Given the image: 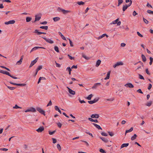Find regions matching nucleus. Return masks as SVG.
I'll use <instances>...</instances> for the list:
<instances>
[{"label": "nucleus", "instance_id": "obj_46", "mask_svg": "<svg viewBox=\"0 0 153 153\" xmlns=\"http://www.w3.org/2000/svg\"><path fill=\"white\" fill-rule=\"evenodd\" d=\"M56 132V130H54L53 131L51 132V131H48L49 134L50 135H52L55 132Z\"/></svg>", "mask_w": 153, "mask_h": 153}, {"label": "nucleus", "instance_id": "obj_14", "mask_svg": "<svg viewBox=\"0 0 153 153\" xmlns=\"http://www.w3.org/2000/svg\"><path fill=\"white\" fill-rule=\"evenodd\" d=\"M101 84V83H95L94 84V85L93 86L92 88L93 89H96L97 88L98 85H100Z\"/></svg>", "mask_w": 153, "mask_h": 153}, {"label": "nucleus", "instance_id": "obj_32", "mask_svg": "<svg viewBox=\"0 0 153 153\" xmlns=\"http://www.w3.org/2000/svg\"><path fill=\"white\" fill-rule=\"evenodd\" d=\"M137 135L136 134H134V135L132 136L131 137V140H134L136 138Z\"/></svg>", "mask_w": 153, "mask_h": 153}, {"label": "nucleus", "instance_id": "obj_18", "mask_svg": "<svg viewBox=\"0 0 153 153\" xmlns=\"http://www.w3.org/2000/svg\"><path fill=\"white\" fill-rule=\"evenodd\" d=\"M92 124L94 126H95L99 130H100V129L102 130V128L99 125L96 123H93Z\"/></svg>", "mask_w": 153, "mask_h": 153}, {"label": "nucleus", "instance_id": "obj_26", "mask_svg": "<svg viewBox=\"0 0 153 153\" xmlns=\"http://www.w3.org/2000/svg\"><path fill=\"white\" fill-rule=\"evenodd\" d=\"M101 62V61L100 60L98 59L97 62L96 64V66L97 67H98L99 66V65H100Z\"/></svg>", "mask_w": 153, "mask_h": 153}, {"label": "nucleus", "instance_id": "obj_17", "mask_svg": "<svg viewBox=\"0 0 153 153\" xmlns=\"http://www.w3.org/2000/svg\"><path fill=\"white\" fill-rule=\"evenodd\" d=\"M91 117L92 118H98L99 117V115L98 114H93L91 116Z\"/></svg>", "mask_w": 153, "mask_h": 153}, {"label": "nucleus", "instance_id": "obj_58", "mask_svg": "<svg viewBox=\"0 0 153 153\" xmlns=\"http://www.w3.org/2000/svg\"><path fill=\"white\" fill-rule=\"evenodd\" d=\"M99 99V98H96L95 99H94V100H93V101L94 102V103H95L96 102H97L98 101Z\"/></svg>", "mask_w": 153, "mask_h": 153}, {"label": "nucleus", "instance_id": "obj_62", "mask_svg": "<svg viewBox=\"0 0 153 153\" xmlns=\"http://www.w3.org/2000/svg\"><path fill=\"white\" fill-rule=\"evenodd\" d=\"M146 73H147V74H148V75H150V74L149 73V71L148 70L147 68H146Z\"/></svg>", "mask_w": 153, "mask_h": 153}, {"label": "nucleus", "instance_id": "obj_64", "mask_svg": "<svg viewBox=\"0 0 153 153\" xmlns=\"http://www.w3.org/2000/svg\"><path fill=\"white\" fill-rule=\"evenodd\" d=\"M137 34L138 35V36L140 37H143V36L139 32H137Z\"/></svg>", "mask_w": 153, "mask_h": 153}, {"label": "nucleus", "instance_id": "obj_38", "mask_svg": "<svg viewBox=\"0 0 153 153\" xmlns=\"http://www.w3.org/2000/svg\"><path fill=\"white\" fill-rule=\"evenodd\" d=\"M35 33H37L38 35H40L42 34V32H39L37 30H36L34 31Z\"/></svg>", "mask_w": 153, "mask_h": 153}, {"label": "nucleus", "instance_id": "obj_23", "mask_svg": "<svg viewBox=\"0 0 153 153\" xmlns=\"http://www.w3.org/2000/svg\"><path fill=\"white\" fill-rule=\"evenodd\" d=\"M128 143L123 144L121 146V149L124 147H127V146H128Z\"/></svg>", "mask_w": 153, "mask_h": 153}, {"label": "nucleus", "instance_id": "obj_36", "mask_svg": "<svg viewBox=\"0 0 153 153\" xmlns=\"http://www.w3.org/2000/svg\"><path fill=\"white\" fill-rule=\"evenodd\" d=\"M93 95L92 94H91L89 95L88 97H86V99L89 100H91V98L93 97Z\"/></svg>", "mask_w": 153, "mask_h": 153}, {"label": "nucleus", "instance_id": "obj_54", "mask_svg": "<svg viewBox=\"0 0 153 153\" xmlns=\"http://www.w3.org/2000/svg\"><path fill=\"white\" fill-rule=\"evenodd\" d=\"M101 134L102 136H108V134L104 132H102Z\"/></svg>", "mask_w": 153, "mask_h": 153}, {"label": "nucleus", "instance_id": "obj_55", "mask_svg": "<svg viewBox=\"0 0 153 153\" xmlns=\"http://www.w3.org/2000/svg\"><path fill=\"white\" fill-rule=\"evenodd\" d=\"M7 87L10 90H13L15 88V87H10V86H7Z\"/></svg>", "mask_w": 153, "mask_h": 153}, {"label": "nucleus", "instance_id": "obj_39", "mask_svg": "<svg viewBox=\"0 0 153 153\" xmlns=\"http://www.w3.org/2000/svg\"><path fill=\"white\" fill-rule=\"evenodd\" d=\"M54 49L57 52L59 53V48L57 46H55L54 47Z\"/></svg>", "mask_w": 153, "mask_h": 153}, {"label": "nucleus", "instance_id": "obj_28", "mask_svg": "<svg viewBox=\"0 0 153 153\" xmlns=\"http://www.w3.org/2000/svg\"><path fill=\"white\" fill-rule=\"evenodd\" d=\"M54 108H55V109L56 111H58L60 113V114H61V111L60 110V109H59V108L57 106H55L54 107Z\"/></svg>", "mask_w": 153, "mask_h": 153}, {"label": "nucleus", "instance_id": "obj_9", "mask_svg": "<svg viewBox=\"0 0 153 153\" xmlns=\"http://www.w3.org/2000/svg\"><path fill=\"white\" fill-rule=\"evenodd\" d=\"M15 22V21L14 20H12L9 21L8 22H5L4 24L5 25H8L9 24H14Z\"/></svg>", "mask_w": 153, "mask_h": 153}, {"label": "nucleus", "instance_id": "obj_11", "mask_svg": "<svg viewBox=\"0 0 153 153\" xmlns=\"http://www.w3.org/2000/svg\"><path fill=\"white\" fill-rule=\"evenodd\" d=\"M44 130V127L43 126H41L36 130L38 132H41Z\"/></svg>", "mask_w": 153, "mask_h": 153}, {"label": "nucleus", "instance_id": "obj_61", "mask_svg": "<svg viewBox=\"0 0 153 153\" xmlns=\"http://www.w3.org/2000/svg\"><path fill=\"white\" fill-rule=\"evenodd\" d=\"M52 140H53V143H56V140L54 138H52Z\"/></svg>", "mask_w": 153, "mask_h": 153}, {"label": "nucleus", "instance_id": "obj_52", "mask_svg": "<svg viewBox=\"0 0 153 153\" xmlns=\"http://www.w3.org/2000/svg\"><path fill=\"white\" fill-rule=\"evenodd\" d=\"M138 63H140V65H142V67H143L144 66V65H143V63L140 61H139V62H137V63L135 64L134 65H135L136 64H138Z\"/></svg>", "mask_w": 153, "mask_h": 153}, {"label": "nucleus", "instance_id": "obj_3", "mask_svg": "<svg viewBox=\"0 0 153 153\" xmlns=\"http://www.w3.org/2000/svg\"><path fill=\"white\" fill-rule=\"evenodd\" d=\"M37 110L39 111V112L43 114L44 116L45 115V111L43 110L41 108L39 107H37L36 108Z\"/></svg>", "mask_w": 153, "mask_h": 153}, {"label": "nucleus", "instance_id": "obj_59", "mask_svg": "<svg viewBox=\"0 0 153 153\" xmlns=\"http://www.w3.org/2000/svg\"><path fill=\"white\" fill-rule=\"evenodd\" d=\"M0 150L5 151H7L8 150V149L6 148H0Z\"/></svg>", "mask_w": 153, "mask_h": 153}, {"label": "nucleus", "instance_id": "obj_22", "mask_svg": "<svg viewBox=\"0 0 153 153\" xmlns=\"http://www.w3.org/2000/svg\"><path fill=\"white\" fill-rule=\"evenodd\" d=\"M23 60V56H22L21 57L20 59L17 62L16 64L17 65H19L21 64L22 60Z\"/></svg>", "mask_w": 153, "mask_h": 153}, {"label": "nucleus", "instance_id": "obj_51", "mask_svg": "<svg viewBox=\"0 0 153 153\" xmlns=\"http://www.w3.org/2000/svg\"><path fill=\"white\" fill-rule=\"evenodd\" d=\"M68 56L69 57V59L71 60H74V57H72L69 54H68Z\"/></svg>", "mask_w": 153, "mask_h": 153}, {"label": "nucleus", "instance_id": "obj_27", "mask_svg": "<svg viewBox=\"0 0 153 153\" xmlns=\"http://www.w3.org/2000/svg\"><path fill=\"white\" fill-rule=\"evenodd\" d=\"M141 58L142 59V61L143 62H145L146 61V59L145 56L143 54H142L141 55Z\"/></svg>", "mask_w": 153, "mask_h": 153}, {"label": "nucleus", "instance_id": "obj_49", "mask_svg": "<svg viewBox=\"0 0 153 153\" xmlns=\"http://www.w3.org/2000/svg\"><path fill=\"white\" fill-rule=\"evenodd\" d=\"M138 75L139 76V77L140 79H143V80L144 79V78L142 75H141V74H138Z\"/></svg>", "mask_w": 153, "mask_h": 153}, {"label": "nucleus", "instance_id": "obj_20", "mask_svg": "<svg viewBox=\"0 0 153 153\" xmlns=\"http://www.w3.org/2000/svg\"><path fill=\"white\" fill-rule=\"evenodd\" d=\"M58 33L59 35L61 37L62 39L63 40H66V39L65 37L62 34V33L60 32H58Z\"/></svg>", "mask_w": 153, "mask_h": 153}, {"label": "nucleus", "instance_id": "obj_8", "mask_svg": "<svg viewBox=\"0 0 153 153\" xmlns=\"http://www.w3.org/2000/svg\"><path fill=\"white\" fill-rule=\"evenodd\" d=\"M123 65V63L122 62H118L113 66L114 68H116L117 66L119 65Z\"/></svg>", "mask_w": 153, "mask_h": 153}, {"label": "nucleus", "instance_id": "obj_53", "mask_svg": "<svg viewBox=\"0 0 153 153\" xmlns=\"http://www.w3.org/2000/svg\"><path fill=\"white\" fill-rule=\"evenodd\" d=\"M147 12L149 14H152L153 15V11H152L150 10H147Z\"/></svg>", "mask_w": 153, "mask_h": 153}, {"label": "nucleus", "instance_id": "obj_56", "mask_svg": "<svg viewBox=\"0 0 153 153\" xmlns=\"http://www.w3.org/2000/svg\"><path fill=\"white\" fill-rule=\"evenodd\" d=\"M108 133L111 136H112L114 135V133L112 132L108 131Z\"/></svg>", "mask_w": 153, "mask_h": 153}, {"label": "nucleus", "instance_id": "obj_15", "mask_svg": "<svg viewBox=\"0 0 153 153\" xmlns=\"http://www.w3.org/2000/svg\"><path fill=\"white\" fill-rule=\"evenodd\" d=\"M0 73L7 75H10V73L9 72L7 71H4L2 70H0Z\"/></svg>", "mask_w": 153, "mask_h": 153}, {"label": "nucleus", "instance_id": "obj_10", "mask_svg": "<svg viewBox=\"0 0 153 153\" xmlns=\"http://www.w3.org/2000/svg\"><path fill=\"white\" fill-rule=\"evenodd\" d=\"M99 138L105 143H108L109 141L106 138L101 137H100Z\"/></svg>", "mask_w": 153, "mask_h": 153}, {"label": "nucleus", "instance_id": "obj_7", "mask_svg": "<svg viewBox=\"0 0 153 153\" xmlns=\"http://www.w3.org/2000/svg\"><path fill=\"white\" fill-rule=\"evenodd\" d=\"M125 86L126 87L131 88H133L134 87L131 83H130L126 84L125 85Z\"/></svg>", "mask_w": 153, "mask_h": 153}, {"label": "nucleus", "instance_id": "obj_34", "mask_svg": "<svg viewBox=\"0 0 153 153\" xmlns=\"http://www.w3.org/2000/svg\"><path fill=\"white\" fill-rule=\"evenodd\" d=\"M32 19V18L29 17H27L26 18V21L27 22H30Z\"/></svg>", "mask_w": 153, "mask_h": 153}, {"label": "nucleus", "instance_id": "obj_29", "mask_svg": "<svg viewBox=\"0 0 153 153\" xmlns=\"http://www.w3.org/2000/svg\"><path fill=\"white\" fill-rule=\"evenodd\" d=\"M133 130V128L131 127L129 130H126L125 132V134H126L127 133L131 132Z\"/></svg>", "mask_w": 153, "mask_h": 153}, {"label": "nucleus", "instance_id": "obj_40", "mask_svg": "<svg viewBox=\"0 0 153 153\" xmlns=\"http://www.w3.org/2000/svg\"><path fill=\"white\" fill-rule=\"evenodd\" d=\"M119 21V19H116L115 20L113 21L112 23H111V24H117V22Z\"/></svg>", "mask_w": 153, "mask_h": 153}, {"label": "nucleus", "instance_id": "obj_33", "mask_svg": "<svg viewBox=\"0 0 153 153\" xmlns=\"http://www.w3.org/2000/svg\"><path fill=\"white\" fill-rule=\"evenodd\" d=\"M82 55L83 57L87 60H88L90 59L89 57H87L83 53H82Z\"/></svg>", "mask_w": 153, "mask_h": 153}, {"label": "nucleus", "instance_id": "obj_1", "mask_svg": "<svg viewBox=\"0 0 153 153\" xmlns=\"http://www.w3.org/2000/svg\"><path fill=\"white\" fill-rule=\"evenodd\" d=\"M57 10L58 12H62V13L65 15L71 12V11L70 10H66L59 7L57 8Z\"/></svg>", "mask_w": 153, "mask_h": 153}, {"label": "nucleus", "instance_id": "obj_48", "mask_svg": "<svg viewBox=\"0 0 153 153\" xmlns=\"http://www.w3.org/2000/svg\"><path fill=\"white\" fill-rule=\"evenodd\" d=\"M143 20L144 22L146 24H148L149 22H148V21L147 19H146L144 18V17L143 18Z\"/></svg>", "mask_w": 153, "mask_h": 153}, {"label": "nucleus", "instance_id": "obj_57", "mask_svg": "<svg viewBox=\"0 0 153 153\" xmlns=\"http://www.w3.org/2000/svg\"><path fill=\"white\" fill-rule=\"evenodd\" d=\"M100 152L102 153H106L105 151L102 149H100Z\"/></svg>", "mask_w": 153, "mask_h": 153}, {"label": "nucleus", "instance_id": "obj_21", "mask_svg": "<svg viewBox=\"0 0 153 153\" xmlns=\"http://www.w3.org/2000/svg\"><path fill=\"white\" fill-rule=\"evenodd\" d=\"M106 36L107 37H108V36L106 34H103L101 35V36H100L98 38V39H100L103 37H104L105 36Z\"/></svg>", "mask_w": 153, "mask_h": 153}, {"label": "nucleus", "instance_id": "obj_12", "mask_svg": "<svg viewBox=\"0 0 153 153\" xmlns=\"http://www.w3.org/2000/svg\"><path fill=\"white\" fill-rule=\"evenodd\" d=\"M67 88H68V91L70 94L73 95H74L75 94V91L72 90L68 87H67Z\"/></svg>", "mask_w": 153, "mask_h": 153}, {"label": "nucleus", "instance_id": "obj_60", "mask_svg": "<svg viewBox=\"0 0 153 153\" xmlns=\"http://www.w3.org/2000/svg\"><path fill=\"white\" fill-rule=\"evenodd\" d=\"M51 105H52V102H51V100H50L48 103L47 104V106L48 107V106Z\"/></svg>", "mask_w": 153, "mask_h": 153}, {"label": "nucleus", "instance_id": "obj_31", "mask_svg": "<svg viewBox=\"0 0 153 153\" xmlns=\"http://www.w3.org/2000/svg\"><path fill=\"white\" fill-rule=\"evenodd\" d=\"M126 3L129 2V3L128 5V6H130L132 4V1L131 0H126Z\"/></svg>", "mask_w": 153, "mask_h": 153}, {"label": "nucleus", "instance_id": "obj_35", "mask_svg": "<svg viewBox=\"0 0 153 153\" xmlns=\"http://www.w3.org/2000/svg\"><path fill=\"white\" fill-rule=\"evenodd\" d=\"M40 28L41 29H44L45 30H47L48 29V26H42L40 27Z\"/></svg>", "mask_w": 153, "mask_h": 153}, {"label": "nucleus", "instance_id": "obj_63", "mask_svg": "<svg viewBox=\"0 0 153 153\" xmlns=\"http://www.w3.org/2000/svg\"><path fill=\"white\" fill-rule=\"evenodd\" d=\"M57 125L58 127H59V128H60L62 126V124L59 122L58 123H57Z\"/></svg>", "mask_w": 153, "mask_h": 153}, {"label": "nucleus", "instance_id": "obj_16", "mask_svg": "<svg viewBox=\"0 0 153 153\" xmlns=\"http://www.w3.org/2000/svg\"><path fill=\"white\" fill-rule=\"evenodd\" d=\"M41 17L40 16H38L37 15H36L35 16V20L33 22L39 21L41 19Z\"/></svg>", "mask_w": 153, "mask_h": 153}, {"label": "nucleus", "instance_id": "obj_24", "mask_svg": "<svg viewBox=\"0 0 153 153\" xmlns=\"http://www.w3.org/2000/svg\"><path fill=\"white\" fill-rule=\"evenodd\" d=\"M110 73H111V71H109L108 72V73L107 74V76L104 79H105L106 80L107 79H109V78L110 77Z\"/></svg>", "mask_w": 153, "mask_h": 153}, {"label": "nucleus", "instance_id": "obj_25", "mask_svg": "<svg viewBox=\"0 0 153 153\" xmlns=\"http://www.w3.org/2000/svg\"><path fill=\"white\" fill-rule=\"evenodd\" d=\"M88 119L89 121H90L91 122H94L95 123H98V120L97 119L93 120V119H92V118H89Z\"/></svg>", "mask_w": 153, "mask_h": 153}, {"label": "nucleus", "instance_id": "obj_50", "mask_svg": "<svg viewBox=\"0 0 153 153\" xmlns=\"http://www.w3.org/2000/svg\"><path fill=\"white\" fill-rule=\"evenodd\" d=\"M0 67L1 68L5 69H6V70H7L8 71H10V70L9 68L6 67L5 66H0Z\"/></svg>", "mask_w": 153, "mask_h": 153}, {"label": "nucleus", "instance_id": "obj_13", "mask_svg": "<svg viewBox=\"0 0 153 153\" xmlns=\"http://www.w3.org/2000/svg\"><path fill=\"white\" fill-rule=\"evenodd\" d=\"M39 48H43V49H45V48L42 47H35L33 48L32 50H31L30 52H31L34 51H35Z\"/></svg>", "mask_w": 153, "mask_h": 153}, {"label": "nucleus", "instance_id": "obj_4", "mask_svg": "<svg viewBox=\"0 0 153 153\" xmlns=\"http://www.w3.org/2000/svg\"><path fill=\"white\" fill-rule=\"evenodd\" d=\"M38 58H39L38 57L36 58L35 59L32 61L29 67L30 68L31 67H32L33 65H34V64L37 62Z\"/></svg>", "mask_w": 153, "mask_h": 153}, {"label": "nucleus", "instance_id": "obj_6", "mask_svg": "<svg viewBox=\"0 0 153 153\" xmlns=\"http://www.w3.org/2000/svg\"><path fill=\"white\" fill-rule=\"evenodd\" d=\"M42 38H43L46 42H47L50 43V44H52L53 43V41L51 40L50 39H47L45 37H42Z\"/></svg>", "mask_w": 153, "mask_h": 153}, {"label": "nucleus", "instance_id": "obj_44", "mask_svg": "<svg viewBox=\"0 0 153 153\" xmlns=\"http://www.w3.org/2000/svg\"><path fill=\"white\" fill-rule=\"evenodd\" d=\"M118 6H119L120 4L123 3V0H118Z\"/></svg>", "mask_w": 153, "mask_h": 153}, {"label": "nucleus", "instance_id": "obj_45", "mask_svg": "<svg viewBox=\"0 0 153 153\" xmlns=\"http://www.w3.org/2000/svg\"><path fill=\"white\" fill-rule=\"evenodd\" d=\"M57 147L59 151H60L61 149V147L59 144H57Z\"/></svg>", "mask_w": 153, "mask_h": 153}, {"label": "nucleus", "instance_id": "obj_37", "mask_svg": "<svg viewBox=\"0 0 153 153\" xmlns=\"http://www.w3.org/2000/svg\"><path fill=\"white\" fill-rule=\"evenodd\" d=\"M77 3L79 5H83L85 4V3L82 1H78Z\"/></svg>", "mask_w": 153, "mask_h": 153}, {"label": "nucleus", "instance_id": "obj_42", "mask_svg": "<svg viewBox=\"0 0 153 153\" xmlns=\"http://www.w3.org/2000/svg\"><path fill=\"white\" fill-rule=\"evenodd\" d=\"M152 103V101L148 102L146 104V105L148 106H150Z\"/></svg>", "mask_w": 153, "mask_h": 153}, {"label": "nucleus", "instance_id": "obj_30", "mask_svg": "<svg viewBox=\"0 0 153 153\" xmlns=\"http://www.w3.org/2000/svg\"><path fill=\"white\" fill-rule=\"evenodd\" d=\"M53 19L54 22H56L58 21L60 19V18L59 17H57L53 18Z\"/></svg>", "mask_w": 153, "mask_h": 153}, {"label": "nucleus", "instance_id": "obj_19", "mask_svg": "<svg viewBox=\"0 0 153 153\" xmlns=\"http://www.w3.org/2000/svg\"><path fill=\"white\" fill-rule=\"evenodd\" d=\"M130 6H128V5H127L126 4L125 5H123V11H124L126 10V9L128 8V7H129Z\"/></svg>", "mask_w": 153, "mask_h": 153}, {"label": "nucleus", "instance_id": "obj_47", "mask_svg": "<svg viewBox=\"0 0 153 153\" xmlns=\"http://www.w3.org/2000/svg\"><path fill=\"white\" fill-rule=\"evenodd\" d=\"M68 39L69 40V43H70V46L71 47H73V45L72 42L71 41V40L70 39H69V38Z\"/></svg>", "mask_w": 153, "mask_h": 153}, {"label": "nucleus", "instance_id": "obj_43", "mask_svg": "<svg viewBox=\"0 0 153 153\" xmlns=\"http://www.w3.org/2000/svg\"><path fill=\"white\" fill-rule=\"evenodd\" d=\"M42 68V65H40L37 68V69H36V71H37V72H38Z\"/></svg>", "mask_w": 153, "mask_h": 153}, {"label": "nucleus", "instance_id": "obj_2", "mask_svg": "<svg viewBox=\"0 0 153 153\" xmlns=\"http://www.w3.org/2000/svg\"><path fill=\"white\" fill-rule=\"evenodd\" d=\"M36 109L35 108L33 107H30L29 108L25 110V112H36Z\"/></svg>", "mask_w": 153, "mask_h": 153}, {"label": "nucleus", "instance_id": "obj_5", "mask_svg": "<svg viewBox=\"0 0 153 153\" xmlns=\"http://www.w3.org/2000/svg\"><path fill=\"white\" fill-rule=\"evenodd\" d=\"M9 82L10 84H11L21 86H24L26 85V84H17L16 83H13L11 82Z\"/></svg>", "mask_w": 153, "mask_h": 153}, {"label": "nucleus", "instance_id": "obj_41", "mask_svg": "<svg viewBox=\"0 0 153 153\" xmlns=\"http://www.w3.org/2000/svg\"><path fill=\"white\" fill-rule=\"evenodd\" d=\"M150 62H149V65H152L153 61V58L152 57H150L149 58Z\"/></svg>", "mask_w": 153, "mask_h": 153}]
</instances>
